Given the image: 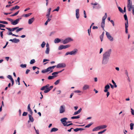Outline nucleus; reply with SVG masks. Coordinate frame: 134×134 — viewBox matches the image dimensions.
Returning a JSON list of instances; mask_svg holds the SVG:
<instances>
[{
  "mask_svg": "<svg viewBox=\"0 0 134 134\" xmlns=\"http://www.w3.org/2000/svg\"><path fill=\"white\" fill-rule=\"evenodd\" d=\"M91 4L92 5H93V9H98L100 8L101 7L100 5L97 2H95L94 3H91Z\"/></svg>",
  "mask_w": 134,
  "mask_h": 134,
  "instance_id": "3",
  "label": "nucleus"
},
{
  "mask_svg": "<svg viewBox=\"0 0 134 134\" xmlns=\"http://www.w3.org/2000/svg\"><path fill=\"white\" fill-rule=\"evenodd\" d=\"M100 130L102 129H104L107 127V126L106 125H103L99 126Z\"/></svg>",
  "mask_w": 134,
  "mask_h": 134,
  "instance_id": "24",
  "label": "nucleus"
},
{
  "mask_svg": "<svg viewBox=\"0 0 134 134\" xmlns=\"http://www.w3.org/2000/svg\"><path fill=\"white\" fill-rule=\"evenodd\" d=\"M20 19V18H18L15 20L14 21H13L11 23V24L13 25H15L17 24L18 23Z\"/></svg>",
  "mask_w": 134,
  "mask_h": 134,
  "instance_id": "11",
  "label": "nucleus"
},
{
  "mask_svg": "<svg viewBox=\"0 0 134 134\" xmlns=\"http://www.w3.org/2000/svg\"><path fill=\"white\" fill-rule=\"evenodd\" d=\"M46 44V43L44 42H43L42 43V44L41 45V46L42 48H44V46Z\"/></svg>",
  "mask_w": 134,
  "mask_h": 134,
  "instance_id": "36",
  "label": "nucleus"
},
{
  "mask_svg": "<svg viewBox=\"0 0 134 134\" xmlns=\"http://www.w3.org/2000/svg\"><path fill=\"white\" fill-rule=\"evenodd\" d=\"M7 19L8 20L10 21V22H11L12 23V22L13 21V20L12 19H11V18H7Z\"/></svg>",
  "mask_w": 134,
  "mask_h": 134,
  "instance_id": "53",
  "label": "nucleus"
},
{
  "mask_svg": "<svg viewBox=\"0 0 134 134\" xmlns=\"http://www.w3.org/2000/svg\"><path fill=\"white\" fill-rule=\"evenodd\" d=\"M82 110V108H80L78 111H75L73 115H76L79 114L81 111Z\"/></svg>",
  "mask_w": 134,
  "mask_h": 134,
  "instance_id": "20",
  "label": "nucleus"
},
{
  "mask_svg": "<svg viewBox=\"0 0 134 134\" xmlns=\"http://www.w3.org/2000/svg\"><path fill=\"white\" fill-rule=\"evenodd\" d=\"M26 64H21L20 65V66L22 68H26Z\"/></svg>",
  "mask_w": 134,
  "mask_h": 134,
  "instance_id": "37",
  "label": "nucleus"
},
{
  "mask_svg": "<svg viewBox=\"0 0 134 134\" xmlns=\"http://www.w3.org/2000/svg\"><path fill=\"white\" fill-rule=\"evenodd\" d=\"M31 109L30 108V104H29L28 105L27 111H28Z\"/></svg>",
  "mask_w": 134,
  "mask_h": 134,
  "instance_id": "59",
  "label": "nucleus"
},
{
  "mask_svg": "<svg viewBox=\"0 0 134 134\" xmlns=\"http://www.w3.org/2000/svg\"><path fill=\"white\" fill-rule=\"evenodd\" d=\"M127 7L128 8V10L129 11H131V9H132V8L134 7L133 6H132V3H128Z\"/></svg>",
  "mask_w": 134,
  "mask_h": 134,
  "instance_id": "10",
  "label": "nucleus"
},
{
  "mask_svg": "<svg viewBox=\"0 0 134 134\" xmlns=\"http://www.w3.org/2000/svg\"><path fill=\"white\" fill-rule=\"evenodd\" d=\"M106 35H107V36L108 38V37H109V36H111L109 34L108 32H106Z\"/></svg>",
  "mask_w": 134,
  "mask_h": 134,
  "instance_id": "46",
  "label": "nucleus"
},
{
  "mask_svg": "<svg viewBox=\"0 0 134 134\" xmlns=\"http://www.w3.org/2000/svg\"><path fill=\"white\" fill-rule=\"evenodd\" d=\"M60 81V80H58L56 81L54 83V84L55 85H57L59 83V82Z\"/></svg>",
  "mask_w": 134,
  "mask_h": 134,
  "instance_id": "42",
  "label": "nucleus"
},
{
  "mask_svg": "<svg viewBox=\"0 0 134 134\" xmlns=\"http://www.w3.org/2000/svg\"><path fill=\"white\" fill-rule=\"evenodd\" d=\"M125 74H126V75H127V76L128 77V73L127 71L126 70H125Z\"/></svg>",
  "mask_w": 134,
  "mask_h": 134,
  "instance_id": "58",
  "label": "nucleus"
},
{
  "mask_svg": "<svg viewBox=\"0 0 134 134\" xmlns=\"http://www.w3.org/2000/svg\"><path fill=\"white\" fill-rule=\"evenodd\" d=\"M57 76V75L49 76L48 77V80H51L53 79L54 77Z\"/></svg>",
  "mask_w": 134,
  "mask_h": 134,
  "instance_id": "25",
  "label": "nucleus"
},
{
  "mask_svg": "<svg viewBox=\"0 0 134 134\" xmlns=\"http://www.w3.org/2000/svg\"><path fill=\"white\" fill-rule=\"evenodd\" d=\"M72 40L71 38H66L64 40L63 42V43L64 44H65L69 42L72 41Z\"/></svg>",
  "mask_w": 134,
  "mask_h": 134,
  "instance_id": "7",
  "label": "nucleus"
},
{
  "mask_svg": "<svg viewBox=\"0 0 134 134\" xmlns=\"http://www.w3.org/2000/svg\"><path fill=\"white\" fill-rule=\"evenodd\" d=\"M134 124L133 123H131L130 124V129L131 130H132L133 129V126Z\"/></svg>",
  "mask_w": 134,
  "mask_h": 134,
  "instance_id": "35",
  "label": "nucleus"
},
{
  "mask_svg": "<svg viewBox=\"0 0 134 134\" xmlns=\"http://www.w3.org/2000/svg\"><path fill=\"white\" fill-rule=\"evenodd\" d=\"M50 14V12H48L47 13V14L46 15V16L47 17H49V15Z\"/></svg>",
  "mask_w": 134,
  "mask_h": 134,
  "instance_id": "63",
  "label": "nucleus"
},
{
  "mask_svg": "<svg viewBox=\"0 0 134 134\" xmlns=\"http://www.w3.org/2000/svg\"><path fill=\"white\" fill-rule=\"evenodd\" d=\"M30 71V70L28 69H27L26 71V74H27Z\"/></svg>",
  "mask_w": 134,
  "mask_h": 134,
  "instance_id": "64",
  "label": "nucleus"
},
{
  "mask_svg": "<svg viewBox=\"0 0 134 134\" xmlns=\"http://www.w3.org/2000/svg\"><path fill=\"white\" fill-rule=\"evenodd\" d=\"M7 78L10 79V80H13V78H12V76H11L10 75H8V76H7Z\"/></svg>",
  "mask_w": 134,
  "mask_h": 134,
  "instance_id": "40",
  "label": "nucleus"
},
{
  "mask_svg": "<svg viewBox=\"0 0 134 134\" xmlns=\"http://www.w3.org/2000/svg\"><path fill=\"white\" fill-rule=\"evenodd\" d=\"M32 14V13H29L28 14H26L25 15V17H27L30 16Z\"/></svg>",
  "mask_w": 134,
  "mask_h": 134,
  "instance_id": "43",
  "label": "nucleus"
},
{
  "mask_svg": "<svg viewBox=\"0 0 134 134\" xmlns=\"http://www.w3.org/2000/svg\"><path fill=\"white\" fill-rule=\"evenodd\" d=\"M56 66V65H54L48 67L47 69V72H48L50 71V73H51L53 72V70Z\"/></svg>",
  "mask_w": 134,
  "mask_h": 134,
  "instance_id": "5",
  "label": "nucleus"
},
{
  "mask_svg": "<svg viewBox=\"0 0 134 134\" xmlns=\"http://www.w3.org/2000/svg\"><path fill=\"white\" fill-rule=\"evenodd\" d=\"M90 86L89 85L86 84L84 85L83 88L82 90H85L89 88Z\"/></svg>",
  "mask_w": 134,
  "mask_h": 134,
  "instance_id": "14",
  "label": "nucleus"
},
{
  "mask_svg": "<svg viewBox=\"0 0 134 134\" xmlns=\"http://www.w3.org/2000/svg\"><path fill=\"white\" fill-rule=\"evenodd\" d=\"M131 113L132 115H134V110L132 109H131Z\"/></svg>",
  "mask_w": 134,
  "mask_h": 134,
  "instance_id": "55",
  "label": "nucleus"
},
{
  "mask_svg": "<svg viewBox=\"0 0 134 134\" xmlns=\"http://www.w3.org/2000/svg\"><path fill=\"white\" fill-rule=\"evenodd\" d=\"M28 111L30 113V114H28L29 117H32V114L33 112L32 110L31 109L28 110Z\"/></svg>",
  "mask_w": 134,
  "mask_h": 134,
  "instance_id": "22",
  "label": "nucleus"
},
{
  "mask_svg": "<svg viewBox=\"0 0 134 134\" xmlns=\"http://www.w3.org/2000/svg\"><path fill=\"white\" fill-rule=\"evenodd\" d=\"M29 120L28 121V122L29 123L30 121L32 122H33L34 121L33 118H29Z\"/></svg>",
  "mask_w": 134,
  "mask_h": 134,
  "instance_id": "32",
  "label": "nucleus"
},
{
  "mask_svg": "<svg viewBox=\"0 0 134 134\" xmlns=\"http://www.w3.org/2000/svg\"><path fill=\"white\" fill-rule=\"evenodd\" d=\"M57 74H58L57 72H54L52 74V75L53 76L56 75Z\"/></svg>",
  "mask_w": 134,
  "mask_h": 134,
  "instance_id": "56",
  "label": "nucleus"
},
{
  "mask_svg": "<svg viewBox=\"0 0 134 134\" xmlns=\"http://www.w3.org/2000/svg\"><path fill=\"white\" fill-rule=\"evenodd\" d=\"M47 21L48 22H49L50 20H51V18H49V17H47Z\"/></svg>",
  "mask_w": 134,
  "mask_h": 134,
  "instance_id": "57",
  "label": "nucleus"
},
{
  "mask_svg": "<svg viewBox=\"0 0 134 134\" xmlns=\"http://www.w3.org/2000/svg\"><path fill=\"white\" fill-rule=\"evenodd\" d=\"M35 62V59H32L30 61V63L31 64H33Z\"/></svg>",
  "mask_w": 134,
  "mask_h": 134,
  "instance_id": "39",
  "label": "nucleus"
},
{
  "mask_svg": "<svg viewBox=\"0 0 134 134\" xmlns=\"http://www.w3.org/2000/svg\"><path fill=\"white\" fill-rule=\"evenodd\" d=\"M93 123H90L89 124H88L85 127V128H88L89 127H90V126L91 125H92L93 124Z\"/></svg>",
  "mask_w": 134,
  "mask_h": 134,
  "instance_id": "31",
  "label": "nucleus"
},
{
  "mask_svg": "<svg viewBox=\"0 0 134 134\" xmlns=\"http://www.w3.org/2000/svg\"><path fill=\"white\" fill-rule=\"evenodd\" d=\"M128 22L127 23H126L125 24V29L127 28V27H128Z\"/></svg>",
  "mask_w": 134,
  "mask_h": 134,
  "instance_id": "61",
  "label": "nucleus"
},
{
  "mask_svg": "<svg viewBox=\"0 0 134 134\" xmlns=\"http://www.w3.org/2000/svg\"><path fill=\"white\" fill-rule=\"evenodd\" d=\"M35 131L36 134H40L39 131L38 130L35 129Z\"/></svg>",
  "mask_w": 134,
  "mask_h": 134,
  "instance_id": "52",
  "label": "nucleus"
},
{
  "mask_svg": "<svg viewBox=\"0 0 134 134\" xmlns=\"http://www.w3.org/2000/svg\"><path fill=\"white\" fill-rule=\"evenodd\" d=\"M59 9V7H58L57 8L53 10V12L56 11H58Z\"/></svg>",
  "mask_w": 134,
  "mask_h": 134,
  "instance_id": "47",
  "label": "nucleus"
},
{
  "mask_svg": "<svg viewBox=\"0 0 134 134\" xmlns=\"http://www.w3.org/2000/svg\"><path fill=\"white\" fill-rule=\"evenodd\" d=\"M107 16V13H105V14L104 16L102 18V20H105Z\"/></svg>",
  "mask_w": 134,
  "mask_h": 134,
  "instance_id": "30",
  "label": "nucleus"
},
{
  "mask_svg": "<svg viewBox=\"0 0 134 134\" xmlns=\"http://www.w3.org/2000/svg\"><path fill=\"white\" fill-rule=\"evenodd\" d=\"M19 28V27H16L12 29L10 28L6 27V28L10 31H13Z\"/></svg>",
  "mask_w": 134,
  "mask_h": 134,
  "instance_id": "15",
  "label": "nucleus"
},
{
  "mask_svg": "<svg viewBox=\"0 0 134 134\" xmlns=\"http://www.w3.org/2000/svg\"><path fill=\"white\" fill-rule=\"evenodd\" d=\"M60 113H62L65 111V106L64 105L61 106L59 108Z\"/></svg>",
  "mask_w": 134,
  "mask_h": 134,
  "instance_id": "6",
  "label": "nucleus"
},
{
  "mask_svg": "<svg viewBox=\"0 0 134 134\" xmlns=\"http://www.w3.org/2000/svg\"><path fill=\"white\" fill-rule=\"evenodd\" d=\"M76 18L78 19L79 17V9H77L76 10Z\"/></svg>",
  "mask_w": 134,
  "mask_h": 134,
  "instance_id": "16",
  "label": "nucleus"
},
{
  "mask_svg": "<svg viewBox=\"0 0 134 134\" xmlns=\"http://www.w3.org/2000/svg\"><path fill=\"white\" fill-rule=\"evenodd\" d=\"M48 72L47 69L43 70L42 71V73H45L46 72Z\"/></svg>",
  "mask_w": 134,
  "mask_h": 134,
  "instance_id": "48",
  "label": "nucleus"
},
{
  "mask_svg": "<svg viewBox=\"0 0 134 134\" xmlns=\"http://www.w3.org/2000/svg\"><path fill=\"white\" fill-rule=\"evenodd\" d=\"M67 118H63L60 120V121L63 124H64L65 125V124H66V122H67L66 121V120H67Z\"/></svg>",
  "mask_w": 134,
  "mask_h": 134,
  "instance_id": "13",
  "label": "nucleus"
},
{
  "mask_svg": "<svg viewBox=\"0 0 134 134\" xmlns=\"http://www.w3.org/2000/svg\"><path fill=\"white\" fill-rule=\"evenodd\" d=\"M70 46L69 44L65 45H61L59 46L58 48V49L59 50H60L63 49H65L66 48H68L69 47H70Z\"/></svg>",
  "mask_w": 134,
  "mask_h": 134,
  "instance_id": "4",
  "label": "nucleus"
},
{
  "mask_svg": "<svg viewBox=\"0 0 134 134\" xmlns=\"http://www.w3.org/2000/svg\"><path fill=\"white\" fill-rule=\"evenodd\" d=\"M70 54L71 55H72L71 51V52H67L65 54V55H68Z\"/></svg>",
  "mask_w": 134,
  "mask_h": 134,
  "instance_id": "34",
  "label": "nucleus"
},
{
  "mask_svg": "<svg viewBox=\"0 0 134 134\" xmlns=\"http://www.w3.org/2000/svg\"><path fill=\"white\" fill-rule=\"evenodd\" d=\"M70 122H71V121H68V122H67L66 123V124H65V125L64 124H63V125L64 126H70V124H68V123H70Z\"/></svg>",
  "mask_w": 134,
  "mask_h": 134,
  "instance_id": "33",
  "label": "nucleus"
},
{
  "mask_svg": "<svg viewBox=\"0 0 134 134\" xmlns=\"http://www.w3.org/2000/svg\"><path fill=\"white\" fill-rule=\"evenodd\" d=\"M28 114L27 112H24L22 115L23 116H26Z\"/></svg>",
  "mask_w": 134,
  "mask_h": 134,
  "instance_id": "45",
  "label": "nucleus"
},
{
  "mask_svg": "<svg viewBox=\"0 0 134 134\" xmlns=\"http://www.w3.org/2000/svg\"><path fill=\"white\" fill-rule=\"evenodd\" d=\"M111 49H109L104 53L103 55V57L108 59L111 54Z\"/></svg>",
  "mask_w": 134,
  "mask_h": 134,
  "instance_id": "2",
  "label": "nucleus"
},
{
  "mask_svg": "<svg viewBox=\"0 0 134 134\" xmlns=\"http://www.w3.org/2000/svg\"><path fill=\"white\" fill-rule=\"evenodd\" d=\"M78 50L76 49H74L73 51H72V55H75L77 52Z\"/></svg>",
  "mask_w": 134,
  "mask_h": 134,
  "instance_id": "21",
  "label": "nucleus"
},
{
  "mask_svg": "<svg viewBox=\"0 0 134 134\" xmlns=\"http://www.w3.org/2000/svg\"><path fill=\"white\" fill-rule=\"evenodd\" d=\"M1 23L3 24H8V23L7 22L5 21H1Z\"/></svg>",
  "mask_w": 134,
  "mask_h": 134,
  "instance_id": "50",
  "label": "nucleus"
},
{
  "mask_svg": "<svg viewBox=\"0 0 134 134\" xmlns=\"http://www.w3.org/2000/svg\"><path fill=\"white\" fill-rule=\"evenodd\" d=\"M99 126L94 128L92 130L93 131H97L98 130H100Z\"/></svg>",
  "mask_w": 134,
  "mask_h": 134,
  "instance_id": "26",
  "label": "nucleus"
},
{
  "mask_svg": "<svg viewBox=\"0 0 134 134\" xmlns=\"http://www.w3.org/2000/svg\"><path fill=\"white\" fill-rule=\"evenodd\" d=\"M17 80L18 83V85H20V78L19 77H18Z\"/></svg>",
  "mask_w": 134,
  "mask_h": 134,
  "instance_id": "51",
  "label": "nucleus"
},
{
  "mask_svg": "<svg viewBox=\"0 0 134 134\" xmlns=\"http://www.w3.org/2000/svg\"><path fill=\"white\" fill-rule=\"evenodd\" d=\"M109 59L108 58H105L103 57L102 63L104 64H107L108 61Z\"/></svg>",
  "mask_w": 134,
  "mask_h": 134,
  "instance_id": "8",
  "label": "nucleus"
},
{
  "mask_svg": "<svg viewBox=\"0 0 134 134\" xmlns=\"http://www.w3.org/2000/svg\"><path fill=\"white\" fill-rule=\"evenodd\" d=\"M3 31H2L1 32L0 35L1 37L2 38H3Z\"/></svg>",
  "mask_w": 134,
  "mask_h": 134,
  "instance_id": "60",
  "label": "nucleus"
},
{
  "mask_svg": "<svg viewBox=\"0 0 134 134\" xmlns=\"http://www.w3.org/2000/svg\"><path fill=\"white\" fill-rule=\"evenodd\" d=\"M9 41H12V42L15 43H17L20 41V40L19 39L16 38H14L13 39H10L9 40Z\"/></svg>",
  "mask_w": 134,
  "mask_h": 134,
  "instance_id": "12",
  "label": "nucleus"
},
{
  "mask_svg": "<svg viewBox=\"0 0 134 134\" xmlns=\"http://www.w3.org/2000/svg\"><path fill=\"white\" fill-rule=\"evenodd\" d=\"M58 129L55 128H53L51 130V132H56L57 131Z\"/></svg>",
  "mask_w": 134,
  "mask_h": 134,
  "instance_id": "27",
  "label": "nucleus"
},
{
  "mask_svg": "<svg viewBox=\"0 0 134 134\" xmlns=\"http://www.w3.org/2000/svg\"><path fill=\"white\" fill-rule=\"evenodd\" d=\"M49 48H47L45 51V53L46 54H48L49 53Z\"/></svg>",
  "mask_w": 134,
  "mask_h": 134,
  "instance_id": "28",
  "label": "nucleus"
},
{
  "mask_svg": "<svg viewBox=\"0 0 134 134\" xmlns=\"http://www.w3.org/2000/svg\"><path fill=\"white\" fill-rule=\"evenodd\" d=\"M105 26V24L102 23L101 24V26L103 28V29L104 30V27Z\"/></svg>",
  "mask_w": 134,
  "mask_h": 134,
  "instance_id": "49",
  "label": "nucleus"
},
{
  "mask_svg": "<svg viewBox=\"0 0 134 134\" xmlns=\"http://www.w3.org/2000/svg\"><path fill=\"white\" fill-rule=\"evenodd\" d=\"M34 20L35 19L34 17L29 19L28 21V23L30 24H31L34 21Z\"/></svg>",
  "mask_w": 134,
  "mask_h": 134,
  "instance_id": "18",
  "label": "nucleus"
},
{
  "mask_svg": "<svg viewBox=\"0 0 134 134\" xmlns=\"http://www.w3.org/2000/svg\"><path fill=\"white\" fill-rule=\"evenodd\" d=\"M108 38L111 41H112L113 40V37L111 36H109V37H108Z\"/></svg>",
  "mask_w": 134,
  "mask_h": 134,
  "instance_id": "44",
  "label": "nucleus"
},
{
  "mask_svg": "<svg viewBox=\"0 0 134 134\" xmlns=\"http://www.w3.org/2000/svg\"><path fill=\"white\" fill-rule=\"evenodd\" d=\"M49 86V85L47 84L45 86L42 87L40 89L41 90L44 91V93H47L49 92L53 88V86Z\"/></svg>",
  "mask_w": 134,
  "mask_h": 134,
  "instance_id": "1",
  "label": "nucleus"
},
{
  "mask_svg": "<svg viewBox=\"0 0 134 134\" xmlns=\"http://www.w3.org/2000/svg\"><path fill=\"white\" fill-rule=\"evenodd\" d=\"M124 16L125 20L127 21V23L128 21V19L126 15V14H125L124 15Z\"/></svg>",
  "mask_w": 134,
  "mask_h": 134,
  "instance_id": "38",
  "label": "nucleus"
},
{
  "mask_svg": "<svg viewBox=\"0 0 134 134\" xmlns=\"http://www.w3.org/2000/svg\"><path fill=\"white\" fill-rule=\"evenodd\" d=\"M110 88V87L109 85H106L105 87V89L104 90V91L105 92H106L108 91V89H109Z\"/></svg>",
  "mask_w": 134,
  "mask_h": 134,
  "instance_id": "17",
  "label": "nucleus"
},
{
  "mask_svg": "<svg viewBox=\"0 0 134 134\" xmlns=\"http://www.w3.org/2000/svg\"><path fill=\"white\" fill-rule=\"evenodd\" d=\"M110 21L112 24L113 26H114V21L113 20H111Z\"/></svg>",
  "mask_w": 134,
  "mask_h": 134,
  "instance_id": "62",
  "label": "nucleus"
},
{
  "mask_svg": "<svg viewBox=\"0 0 134 134\" xmlns=\"http://www.w3.org/2000/svg\"><path fill=\"white\" fill-rule=\"evenodd\" d=\"M5 27V25H4L0 24V29L1 27Z\"/></svg>",
  "mask_w": 134,
  "mask_h": 134,
  "instance_id": "54",
  "label": "nucleus"
},
{
  "mask_svg": "<svg viewBox=\"0 0 134 134\" xmlns=\"http://www.w3.org/2000/svg\"><path fill=\"white\" fill-rule=\"evenodd\" d=\"M20 8V7L19 6L16 5L14 7H13L12 8L10 9V10L12 11L13 10H14L16 9H19Z\"/></svg>",
  "mask_w": 134,
  "mask_h": 134,
  "instance_id": "19",
  "label": "nucleus"
},
{
  "mask_svg": "<svg viewBox=\"0 0 134 134\" xmlns=\"http://www.w3.org/2000/svg\"><path fill=\"white\" fill-rule=\"evenodd\" d=\"M66 65L64 63H60L57 65L56 66L57 68H64L66 66Z\"/></svg>",
  "mask_w": 134,
  "mask_h": 134,
  "instance_id": "9",
  "label": "nucleus"
},
{
  "mask_svg": "<svg viewBox=\"0 0 134 134\" xmlns=\"http://www.w3.org/2000/svg\"><path fill=\"white\" fill-rule=\"evenodd\" d=\"M119 10L121 13H123V11L122 9L120 7H118Z\"/></svg>",
  "mask_w": 134,
  "mask_h": 134,
  "instance_id": "41",
  "label": "nucleus"
},
{
  "mask_svg": "<svg viewBox=\"0 0 134 134\" xmlns=\"http://www.w3.org/2000/svg\"><path fill=\"white\" fill-rule=\"evenodd\" d=\"M61 40L59 38H56L54 40V42L55 43H58L60 42Z\"/></svg>",
  "mask_w": 134,
  "mask_h": 134,
  "instance_id": "23",
  "label": "nucleus"
},
{
  "mask_svg": "<svg viewBox=\"0 0 134 134\" xmlns=\"http://www.w3.org/2000/svg\"><path fill=\"white\" fill-rule=\"evenodd\" d=\"M23 29V28H18L16 31V32L18 33L20 31L22 30Z\"/></svg>",
  "mask_w": 134,
  "mask_h": 134,
  "instance_id": "29",
  "label": "nucleus"
}]
</instances>
